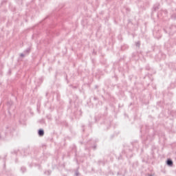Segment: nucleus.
Wrapping results in <instances>:
<instances>
[{"label": "nucleus", "instance_id": "obj_7", "mask_svg": "<svg viewBox=\"0 0 176 176\" xmlns=\"http://www.w3.org/2000/svg\"><path fill=\"white\" fill-rule=\"evenodd\" d=\"M75 175L76 176H79V172L78 170L76 171Z\"/></svg>", "mask_w": 176, "mask_h": 176}, {"label": "nucleus", "instance_id": "obj_9", "mask_svg": "<svg viewBox=\"0 0 176 176\" xmlns=\"http://www.w3.org/2000/svg\"><path fill=\"white\" fill-rule=\"evenodd\" d=\"M154 9L156 10V9H159L157 7H154Z\"/></svg>", "mask_w": 176, "mask_h": 176}, {"label": "nucleus", "instance_id": "obj_1", "mask_svg": "<svg viewBox=\"0 0 176 176\" xmlns=\"http://www.w3.org/2000/svg\"><path fill=\"white\" fill-rule=\"evenodd\" d=\"M166 164L167 166H169V167H173V160L171 159H168L166 161Z\"/></svg>", "mask_w": 176, "mask_h": 176}, {"label": "nucleus", "instance_id": "obj_8", "mask_svg": "<svg viewBox=\"0 0 176 176\" xmlns=\"http://www.w3.org/2000/svg\"><path fill=\"white\" fill-rule=\"evenodd\" d=\"M8 104H9L10 105H12V104H13L12 102H8Z\"/></svg>", "mask_w": 176, "mask_h": 176}, {"label": "nucleus", "instance_id": "obj_2", "mask_svg": "<svg viewBox=\"0 0 176 176\" xmlns=\"http://www.w3.org/2000/svg\"><path fill=\"white\" fill-rule=\"evenodd\" d=\"M38 134L40 137H43V135H45V131H43V129H39Z\"/></svg>", "mask_w": 176, "mask_h": 176}, {"label": "nucleus", "instance_id": "obj_10", "mask_svg": "<svg viewBox=\"0 0 176 176\" xmlns=\"http://www.w3.org/2000/svg\"><path fill=\"white\" fill-rule=\"evenodd\" d=\"M148 176H153V175H148Z\"/></svg>", "mask_w": 176, "mask_h": 176}, {"label": "nucleus", "instance_id": "obj_4", "mask_svg": "<svg viewBox=\"0 0 176 176\" xmlns=\"http://www.w3.org/2000/svg\"><path fill=\"white\" fill-rule=\"evenodd\" d=\"M21 170L22 173H25V171L27 170V168H25V167H24V166H22L21 168Z\"/></svg>", "mask_w": 176, "mask_h": 176}, {"label": "nucleus", "instance_id": "obj_5", "mask_svg": "<svg viewBox=\"0 0 176 176\" xmlns=\"http://www.w3.org/2000/svg\"><path fill=\"white\" fill-rule=\"evenodd\" d=\"M140 45H141V43H140V41H138V42L135 43V46H136L137 47H140Z\"/></svg>", "mask_w": 176, "mask_h": 176}, {"label": "nucleus", "instance_id": "obj_3", "mask_svg": "<svg viewBox=\"0 0 176 176\" xmlns=\"http://www.w3.org/2000/svg\"><path fill=\"white\" fill-rule=\"evenodd\" d=\"M31 52V48L28 47L27 48L23 53L27 56V54H30V52Z\"/></svg>", "mask_w": 176, "mask_h": 176}, {"label": "nucleus", "instance_id": "obj_11", "mask_svg": "<svg viewBox=\"0 0 176 176\" xmlns=\"http://www.w3.org/2000/svg\"><path fill=\"white\" fill-rule=\"evenodd\" d=\"M0 138H1V136H0Z\"/></svg>", "mask_w": 176, "mask_h": 176}, {"label": "nucleus", "instance_id": "obj_6", "mask_svg": "<svg viewBox=\"0 0 176 176\" xmlns=\"http://www.w3.org/2000/svg\"><path fill=\"white\" fill-rule=\"evenodd\" d=\"M25 56H27L24 52L23 54H21L20 56L21 57H25Z\"/></svg>", "mask_w": 176, "mask_h": 176}]
</instances>
